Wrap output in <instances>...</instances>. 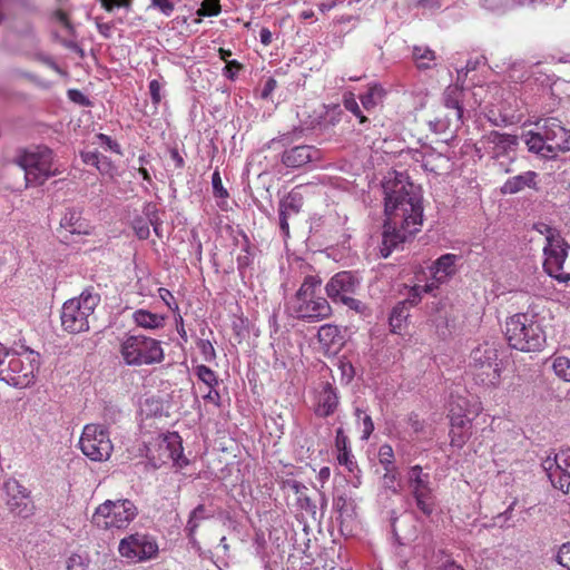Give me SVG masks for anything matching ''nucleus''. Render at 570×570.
<instances>
[{
	"label": "nucleus",
	"mask_w": 570,
	"mask_h": 570,
	"mask_svg": "<svg viewBox=\"0 0 570 570\" xmlns=\"http://www.w3.org/2000/svg\"><path fill=\"white\" fill-rule=\"evenodd\" d=\"M385 194V223L381 254L389 257L393 249L417 233L423 224V206L420 187L396 171L390 173L383 183Z\"/></svg>",
	"instance_id": "1"
},
{
	"label": "nucleus",
	"mask_w": 570,
	"mask_h": 570,
	"mask_svg": "<svg viewBox=\"0 0 570 570\" xmlns=\"http://www.w3.org/2000/svg\"><path fill=\"white\" fill-rule=\"evenodd\" d=\"M322 281L318 276L308 275L304 278L294 297L287 304L292 316L308 323H316L332 315L327 299L317 295Z\"/></svg>",
	"instance_id": "2"
},
{
	"label": "nucleus",
	"mask_w": 570,
	"mask_h": 570,
	"mask_svg": "<svg viewBox=\"0 0 570 570\" xmlns=\"http://www.w3.org/2000/svg\"><path fill=\"white\" fill-rule=\"evenodd\" d=\"M504 334L509 345L521 352L541 351L547 338L538 315L530 312L510 316Z\"/></svg>",
	"instance_id": "3"
},
{
	"label": "nucleus",
	"mask_w": 570,
	"mask_h": 570,
	"mask_svg": "<svg viewBox=\"0 0 570 570\" xmlns=\"http://www.w3.org/2000/svg\"><path fill=\"white\" fill-rule=\"evenodd\" d=\"M99 303L100 295L94 287H88L78 297L68 299L61 309L62 327L72 334L88 331L90 320L94 318V312Z\"/></svg>",
	"instance_id": "4"
},
{
	"label": "nucleus",
	"mask_w": 570,
	"mask_h": 570,
	"mask_svg": "<svg viewBox=\"0 0 570 570\" xmlns=\"http://www.w3.org/2000/svg\"><path fill=\"white\" fill-rule=\"evenodd\" d=\"M16 164L24 173L26 187L42 185L61 171L53 160V153L46 146H36L22 151Z\"/></svg>",
	"instance_id": "5"
},
{
	"label": "nucleus",
	"mask_w": 570,
	"mask_h": 570,
	"mask_svg": "<svg viewBox=\"0 0 570 570\" xmlns=\"http://www.w3.org/2000/svg\"><path fill=\"white\" fill-rule=\"evenodd\" d=\"M37 370L38 355L32 351H9L0 368V381L17 389H24L33 383Z\"/></svg>",
	"instance_id": "6"
},
{
	"label": "nucleus",
	"mask_w": 570,
	"mask_h": 570,
	"mask_svg": "<svg viewBox=\"0 0 570 570\" xmlns=\"http://www.w3.org/2000/svg\"><path fill=\"white\" fill-rule=\"evenodd\" d=\"M120 355L129 366L158 364L165 357L160 342L145 335L126 337L120 344Z\"/></svg>",
	"instance_id": "7"
},
{
	"label": "nucleus",
	"mask_w": 570,
	"mask_h": 570,
	"mask_svg": "<svg viewBox=\"0 0 570 570\" xmlns=\"http://www.w3.org/2000/svg\"><path fill=\"white\" fill-rule=\"evenodd\" d=\"M518 137L514 135L492 130L482 136L478 142V151L483 150L491 159L495 160L503 173H510L509 165L514 161Z\"/></svg>",
	"instance_id": "8"
},
{
	"label": "nucleus",
	"mask_w": 570,
	"mask_h": 570,
	"mask_svg": "<svg viewBox=\"0 0 570 570\" xmlns=\"http://www.w3.org/2000/svg\"><path fill=\"white\" fill-rule=\"evenodd\" d=\"M137 507L128 499L106 500L92 515V522L104 529H124L137 517Z\"/></svg>",
	"instance_id": "9"
},
{
	"label": "nucleus",
	"mask_w": 570,
	"mask_h": 570,
	"mask_svg": "<svg viewBox=\"0 0 570 570\" xmlns=\"http://www.w3.org/2000/svg\"><path fill=\"white\" fill-rule=\"evenodd\" d=\"M431 475L423 471L421 465H413L407 470L406 484L416 508L425 515L434 511L436 499Z\"/></svg>",
	"instance_id": "10"
},
{
	"label": "nucleus",
	"mask_w": 570,
	"mask_h": 570,
	"mask_svg": "<svg viewBox=\"0 0 570 570\" xmlns=\"http://www.w3.org/2000/svg\"><path fill=\"white\" fill-rule=\"evenodd\" d=\"M81 452L92 461H106L112 453L109 432L99 424H87L79 440Z\"/></svg>",
	"instance_id": "11"
},
{
	"label": "nucleus",
	"mask_w": 570,
	"mask_h": 570,
	"mask_svg": "<svg viewBox=\"0 0 570 570\" xmlns=\"http://www.w3.org/2000/svg\"><path fill=\"white\" fill-rule=\"evenodd\" d=\"M468 402L465 399L459 397L456 402L451 403L450 422H451V443L461 448L470 438L472 429V419L470 414L478 415L480 405H473V410L465 409Z\"/></svg>",
	"instance_id": "12"
},
{
	"label": "nucleus",
	"mask_w": 570,
	"mask_h": 570,
	"mask_svg": "<svg viewBox=\"0 0 570 570\" xmlns=\"http://www.w3.org/2000/svg\"><path fill=\"white\" fill-rule=\"evenodd\" d=\"M463 89L459 86H449L443 92V102L446 110H452V117L435 118L429 122L430 128L438 132H444L449 129L456 130L462 124L463 117Z\"/></svg>",
	"instance_id": "13"
},
{
	"label": "nucleus",
	"mask_w": 570,
	"mask_h": 570,
	"mask_svg": "<svg viewBox=\"0 0 570 570\" xmlns=\"http://www.w3.org/2000/svg\"><path fill=\"white\" fill-rule=\"evenodd\" d=\"M570 245L564 238L557 239L552 244L543 246V268L546 273L557 279L559 283L570 282V272L564 271V262L568 257Z\"/></svg>",
	"instance_id": "14"
},
{
	"label": "nucleus",
	"mask_w": 570,
	"mask_h": 570,
	"mask_svg": "<svg viewBox=\"0 0 570 570\" xmlns=\"http://www.w3.org/2000/svg\"><path fill=\"white\" fill-rule=\"evenodd\" d=\"M118 551L124 558L132 561H144L156 556L158 546L149 535L135 533L119 542Z\"/></svg>",
	"instance_id": "15"
},
{
	"label": "nucleus",
	"mask_w": 570,
	"mask_h": 570,
	"mask_svg": "<svg viewBox=\"0 0 570 570\" xmlns=\"http://www.w3.org/2000/svg\"><path fill=\"white\" fill-rule=\"evenodd\" d=\"M7 499L6 504L11 513L17 517L28 518L33 513V504L30 500V492L16 479H8L3 483Z\"/></svg>",
	"instance_id": "16"
},
{
	"label": "nucleus",
	"mask_w": 570,
	"mask_h": 570,
	"mask_svg": "<svg viewBox=\"0 0 570 570\" xmlns=\"http://www.w3.org/2000/svg\"><path fill=\"white\" fill-rule=\"evenodd\" d=\"M537 126L543 132L548 149L552 150L554 157L559 151L570 150V130L566 129L559 119L547 118L542 125Z\"/></svg>",
	"instance_id": "17"
},
{
	"label": "nucleus",
	"mask_w": 570,
	"mask_h": 570,
	"mask_svg": "<svg viewBox=\"0 0 570 570\" xmlns=\"http://www.w3.org/2000/svg\"><path fill=\"white\" fill-rule=\"evenodd\" d=\"M358 286V278L351 272H340L327 282L325 292L334 303H342L348 296L355 294Z\"/></svg>",
	"instance_id": "18"
},
{
	"label": "nucleus",
	"mask_w": 570,
	"mask_h": 570,
	"mask_svg": "<svg viewBox=\"0 0 570 570\" xmlns=\"http://www.w3.org/2000/svg\"><path fill=\"white\" fill-rule=\"evenodd\" d=\"M459 256L455 254H444L440 256L431 266L432 278L425 284V292L432 293L441 284H444L455 274V264Z\"/></svg>",
	"instance_id": "19"
},
{
	"label": "nucleus",
	"mask_w": 570,
	"mask_h": 570,
	"mask_svg": "<svg viewBox=\"0 0 570 570\" xmlns=\"http://www.w3.org/2000/svg\"><path fill=\"white\" fill-rule=\"evenodd\" d=\"M320 159V150L308 145H299L284 150L282 163L287 168H301Z\"/></svg>",
	"instance_id": "20"
},
{
	"label": "nucleus",
	"mask_w": 570,
	"mask_h": 570,
	"mask_svg": "<svg viewBox=\"0 0 570 570\" xmlns=\"http://www.w3.org/2000/svg\"><path fill=\"white\" fill-rule=\"evenodd\" d=\"M340 529L343 534H351L356 524V503L352 498L338 495L334 499Z\"/></svg>",
	"instance_id": "21"
},
{
	"label": "nucleus",
	"mask_w": 570,
	"mask_h": 570,
	"mask_svg": "<svg viewBox=\"0 0 570 570\" xmlns=\"http://www.w3.org/2000/svg\"><path fill=\"white\" fill-rule=\"evenodd\" d=\"M340 403L337 389L331 383H322L316 394L315 414L320 417L332 415Z\"/></svg>",
	"instance_id": "22"
},
{
	"label": "nucleus",
	"mask_w": 570,
	"mask_h": 570,
	"mask_svg": "<svg viewBox=\"0 0 570 570\" xmlns=\"http://www.w3.org/2000/svg\"><path fill=\"white\" fill-rule=\"evenodd\" d=\"M498 362V351L494 344L485 342L472 350L470 365L480 372Z\"/></svg>",
	"instance_id": "23"
},
{
	"label": "nucleus",
	"mask_w": 570,
	"mask_h": 570,
	"mask_svg": "<svg viewBox=\"0 0 570 570\" xmlns=\"http://www.w3.org/2000/svg\"><path fill=\"white\" fill-rule=\"evenodd\" d=\"M60 227L71 234L89 235L91 233L90 224L82 217L81 212L76 208L66 210L61 217Z\"/></svg>",
	"instance_id": "24"
},
{
	"label": "nucleus",
	"mask_w": 570,
	"mask_h": 570,
	"mask_svg": "<svg viewBox=\"0 0 570 570\" xmlns=\"http://www.w3.org/2000/svg\"><path fill=\"white\" fill-rule=\"evenodd\" d=\"M317 337L320 343L326 347L338 348L344 343V336L342 335L341 328L334 324H324L318 328Z\"/></svg>",
	"instance_id": "25"
},
{
	"label": "nucleus",
	"mask_w": 570,
	"mask_h": 570,
	"mask_svg": "<svg viewBox=\"0 0 570 570\" xmlns=\"http://www.w3.org/2000/svg\"><path fill=\"white\" fill-rule=\"evenodd\" d=\"M524 142L530 153L537 154L543 158H554L552 150L548 149L547 140L541 129H538L537 132L528 131L524 135Z\"/></svg>",
	"instance_id": "26"
},
{
	"label": "nucleus",
	"mask_w": 570,
	"mask_h": 570,
	"mask_svg": "<svg viewBox=\"0 0 570 570\" xmlns=\"http://www.w3.org/2000/svg\"><path fill=\"white\" fill-rule=\"evenodd\" d=\"M535 177L537 173L531 170L513 176L503 184L501 191L503 194H515L525 187H532L535 185Z\"/></svg>",
	"instance_id": "27"
},
{
	"label": "nucleus",
	"mask_w": 570,
	"mask_h": 570,
	"mask_svg": "<svg viewBox=\"0 0 570 570\" xmlns=\"http://www.w3.org/2000/svg\"><path fill=\"white\" fill-rule=\"evenodd\" d=\"M412 57L416 67L421 70L431 69L436 65L435 52L426 46H414Z\"/></svg>",
	"instance_id": "28"
},
{
	"label": "nucleus",
	"mask_w": 570,
	"mask_h": 570,
	"mask_svg": "<svg viewBox=\"0 0 570 570\" xmlns=\"http://www.w3.org/2000/svg\"><path fill=\"white\" fill-rule=\"evenodd\" d=\"M135 323L144 328L156 330L164 326V316L146 309H138L132 315Z\"/></svg>",
	"instance_id": "29"
},
{
	"label": "nucleus",
	"mask_w": 570,
	"mask_h": 570,
	"mask_svg": "<svg viewBox=\"0 0 570 570\" xmlns=\"http://www.w3.org/2000/svg\"><path fill=\"white\" fill-rule=\"evenodd\" d=\"M475 380L484 386L497 389L501 383V367L497 362L485 370L476 372Z\"/></svg>",
	"instance_id": "30"
},
{
	"label": "nucleus",
	"mask_w": 570,
	"mask_h": 570,
	"mask_svg": "<svg viewBox=\"0 0 570 570\" xmlns=\"http://www.w3.org/2000/svg\"><path fill=\"white\" fill-rule=\"evenodd\" d=\"M552 466H556L558 470L568 473V478H570V450L561 451L553 458L548 456L542 462L543 470H551Z\"/></svg>",
	"instance_id": "31"
},
{
	"label": "nucleus",
	"mask_w": 570,
	"mask_h": 570,
	"mask_svg": "<svg viewBox=\"0 0 570 570\" xmlns=\"http://www.w3.org/2000/svg\"><path fill=\"white\" fill-rule=\"evenodd\" d=\"M383 96V88L374 83L368 87L365 94L361 95L360 100L364 109L371 110L377 106Z\"/></svg>",
	"instance_id": "32"
},
{
	"label": "nucleus",
	"mask_w": 570,
	"mask_h": 570,
	"mask_svg": "<svg viewBox=\"0 0 570 570\" xmlns=\"http://www.w3.org/2000/svg\"><path fill=\"white\" fill-rule=\"evenodd\" d=\"M166 449L169 452V458L178 466H184L188 463L187 459L183 455V448L178 435L171 436L168 441H165Z\"/></svg>",
	"instance_id": "33"
},
{
	"label": "nucleus",
	"mask_w": 570,
	"mask_h": 570,
	"mask_svg": "<svg viewBox=\"0 0 570 570\" xmlns=\"http://www.w3.org/2000/svg\"><path fill=\"white\" fill-rule=\"evenodd\" d=\"M208 518L206 509L203 504L197 505L190 513L188 522L186 524L187 535L193 539L200 522Z\"/></svg>",
	"instance_id": "34"
},
{
	"label": "nucleus",
	"mask_w": 570,
	"mask_h": 570,
	"mask_svg": "<svg viewBox=\"0 0 570 570\" xmlns=\"http://www.w3.org/2000/svg\"><path fill=\"white\" fill-rule=\"evenodd\" d=\"M302 205L303 202L301 194L293 191L284 200L281 202L278 212H282L288 216L296 215L299 213Z\"/></svg>",
	"instance_id": "35"
},
{
	"label": "nucleus",
	"mask_w": 570,
	"mask_h": 570,
	"mask_svg": "<svg viewBox=\"0 0 570 570\" xmlns=\"http://www.w3.org/2000/svg\"><path fill=\"white\" fill-rule=\"evenodd\" d=\"M343 116V110L338 105H333L325 108L324 115L321 117L320 126L326 130L337 125Z\"/></svg>",
	"instance_id": "36"
},
{
	"label": "nucleus",
	"mask_w": 570,
	"mask_h": 570,
	"mask_svg": "<svg viewBox=\"0 0 570 570\" xmlns=\"http://www.w3.org/2000/svg\"><path fill=\"white\" fill-rule=\"evenodd\" d=\"M547 472V475L551 482V484L556 488L561 490L563 493H567L569 491L570 487V478H568V473H564L563 471L558 470L556 466H552L551 470H544Z\"/></svg>",
	"instance_id": "37"
},
{
	"label": "nucleus",
	"mask_w": 570,
	"mask_h": 570,
	"mask_svg": "<svg viewBox=\"0 0 570 570\" xmlns=\"http://www.w3.org/2000/svg\"><path fill=\"white\" fill-rule=\"evenodd\" d=\"M354 415L357 424L362 425V440H367L374 431V423L371 415L360 407H355Z\"/></svg>",
	"instance_id": "38"
},
{
	"label": "nucleus",
	"mask_w": 570,
	"mask_h": 570,
	"mask_svg": "<svg viewBox=\"0 0 570 570\" xmlns=\"http://www.w3.org/2000/svg\"><path fill=\"white\" fill-rule=\"evenodd\" d=\"M553 371L557 376L566 382H570V358L566 356H558L553 360Z\"/></svg>",
	"instance_id": "39"
},
{
	"label": "nucleus",
	"mask_w": 570,
	"mask_h": 570,
	"mask_svg": "<svg viewBox=\"0 0 570 570\" xmlns=\"http://www.w3.org/2000/svg\"><path fill=\"white\" fill-rule=\"evenodd\" d=\"M195 373L197 377L206 384L209 389L216 387L218 385L217 375L213 370H210L206 365H198L195 368Z\"/></svg>",
	"instance_id": "40"
},
{
	"label": "nucleus",
	"mask_w": 570,
	"mask_h": 570,
	"mask_svg": "<svg viewBox=\"0 0 570 570\" xmlns=\"http://www.w3.org/2000/svg\"><path fill=\"white\" fill-rule=\"evenodd\" d=\"M379 461L384 466V470L391 472L394 468V451L393 448L385 443L379 449Z\"/></svg>",
	"instance_id": "41"
},
{
	"label": "nucleus",
	"mask_w": 570,
	"mask_h": 570,
	"mask_svg": "<svg viewBox=\"0 0 570 570\" xmlns=\"http://www.w3.org/2000/svg\"><path fill=\"white\" fill-rule=\"evenodd\" d=\"M533 229L544 236L546 244H552V243H554V240H557V239L559 240V239L563 238L557 228L551 227L550 225H548L546 223L534 224Z\"/></svg>",
	"instance_id": "42"
},
{
	"label": "nucleus",
	"mask_w": 570,
	"mask_h": 570,
	"mask_svg": "<svg viewBox=\"0 0 570 570\" xmlns=\"http://www.w3.org/2000/svg\"><path fill=\"white\" fill-rule=\"evenodd\" d=\"M144 214L148 218L149 224L154 227V230L157 235H159V227L161 222L158 217L157 206L153 203H148L144 207Z\"/></svg>",
	"instance_id": "43"
},
{
	"label": "nucleus",
	"mask_w": 570,
	"mask_h": 570,
	"mask_svg": "<svg viewBox=\"0 0 570 570\" xmlns=\"http://www.w3.org/2000/svg\"><path fill=\"white\" fill-rule=\"evenodd\" d=\"M95 139H96L95 144L99 145L104 149L110 150L118 155H121V149H120L119 144L117 141H115L114 139H111L109 136H107L105 134H98V135H96Z\"/></svg>",
	"instance_id": "44"
},
{
	"label": "nucleus",
	"mask_w": 570,
	"mask_h": 570,
	"mask_svg": "<svg viewBox=\"0 0 570 570\" xmlns=\"http://www.w3.org/2000/svg\"><path fill=\"white\" fill-rule=\"evenodd\" d=\"M89 564V559L85 556L73 553L67 560L66 570H86Z\"/></svg>",
	"instance_id": "45"
},
{
	"label": "nucleus",
	"mask_w": 570,
	"mask_h": 570,
	"mask_svg": "<svg viewBox=\"0 0 570 570\" xmlns=\"http://www.w3.org/2000/svg\"><path fill=\"white\" fill-rule=\"evenodd\" d=\"M220 12V4L218 0H204L200 9H198V16L213 17Z\"/></svg>",
	"instance_id": "46"
},
{
	"label": "nucleus",
	"mask_w": 570,
	"mask_h": 570,
	"mask_svg": "<svg viewBox=\"0 0 570 570\" xmlns=\"http://www.w3.org/2000/svg\"><path fill=\"white\" fill-rule=\"evenodd\" d=\"M337 461L341 465H344L348 472L351 473H354L355 472H360L358 468H357V463L356 461L354 460V455L352 454V451H345V452H340L337 454Z\"/></svg>",
	"instance_id": "47"
},
{
	"label": "nucleus",
	"mask_w": 570,
	"mask_h": 570,
	"mask_svg": "<svg viewBox=\"0 0 570 570\" xmlns=\"http://www.w3.org/2000/svg\"><path fill=\"white\" fill-rule=\"evenodd\" d=\"M213 194L216 198L226 199L228 197L227 189L223 186L222 177L218 170L212 175Z\"/></svg>",
	"instance_id": "48"
},
{
	"label": "nucleus",
	"mask_w": 570,
	"mask_h": 570,
	"mask_svg": "<svg viewBox=\"0 0 570 570\" xmlns=\"http://www.w3.org/2000/svg\"><path fill=\"white\" fill-rule=\"evenodd\" d=\"M510 0H481V6L492 12H503L511 9Z\"/></svg>",
	"instance_id": "49"
},
{
	"label": "nucleus",
	"mask_w": 570,
	"mask_h": 570,
	"mask_svg": "<svg viewBox=\"0 0 570 570\" xmlns=\"http://www.w3.org/2000/svg\"><path fill=\"white\" fill-rule=\"evenodd\" d=\"M344 107L355 115L360 119V122L364 124L367 121V118L362 115L360 106L353 94H350L344 98Z\"/></svg>",
	"instance_id": "50"
},
{
	"label": "nucleus",
	"mask_w": 570,
	"mask_h": 570,
	"mask_svg": "<svg viewBox=\"0 0 570 570\" xmlns=\"http://www.w3.org/2000/svg\"><path fill=\"white\" fill-rule=\"evenodd\" d=\"M407 303L404 301V302H401L397 306H395L393 308L391 317H390V323L394 328L400 327L401 322L403 321V318L406 317V315H407V314H405V305Z\"/></svg>",
	"instance_id": "51"
},
{
	"label": "nucleus",
	"mask_w": 570,
	"mask_h": 570,
	"mask_svg": "<svg viewBox=\"0 0 570 570\" xmlns=\"http://www.w3.org/2000/svg\"><path fill=\"white\" fill-rule=\"evenodd\" d=\"M81 158L85 164L95 166L100 173L106 171V168L100 165V154L98 151H83Z\"/></svg>",
	"instance_id": "52"
},
{
	"label": "nucleus",
	"mask_w": 570,
	"mask_h": 570,
	"mask_svg": "<svg viewBox=\"0 0 570 570\" xmlns=\"http://www.w3.org/2000/svg\"><path fill=\"white\" fill-rule=\"evenodd\" d=\"M335 449L337 450V452H345V451H350L351 448H350V441H348V438L347 435L344 433V430L343 428H338L336 430V435H335Z\"/></svg>",
	"instance_id": "53"
},
{
	"label": "nucleus",
	"mask_w": 570,
	"mask_h": 570,
	"mask_svg": "<svg viewBox=\"0 0 570 570\" xmlns=\"http://www.w3.org/2000/svg\"><path fill=\"white\" fill-rule=\"evenodd\" d=\"M101 3V7L108 11L112 12L115 8H125L127 10L131 7L132 0H99Z\"/></svg>",
	"instance_id": "54"
},
{
	"label": "nucleus",
	"mask_w": 570,
	"mask_h": 570,
	"mask_svg": "<svg viewBox=\"0 0 570 570\" xmlns=\"http://www.w3.org/2000/svg\"><path fill=\"white\" fill-rule=\"evenodd\" d=\"M149 8L158 9L166 17L171 16L175 10V6L169 0H151Z\"/></svg>",
	"instance_id": "55"
},
{
	"label": "nucleus",
	"mask_w": 570,
	"mask_h": 570,
	"mask_svg": "<svg viewBox=\"0 0 570 570\" xmlns=\"http://www.w3.org/2000/svg\"><path fill=\"white\" fill-rule=\"evenodd\" d=\"M557 561L562 567L570 570V542L563 543L557 554Z\"/></svg>",
	"instance_id": "56"
},
{
	"label": "nucleus",
	"mask_w": 570,
	"mask_h": 570,
	"mask_svg": "<svg viewBox=\"0 0 570 570\" xmlns=\"http://www.w3.org/2000/svg\"><path fill=\"white\" fill-rule=\"evenodd\" d=\"M341 304H344L350 309L355 311L358 314H365L367 307L360 299L354 298L352 295L344 299Z\"/></svg>",
	"instance_id": "57"
},
{
	"label": "nucleus",
	"mask_w": 570,
	"mask_h": 570,
	"mask_svg": "<svg viewBox=\"0 0 570 570\" xmlns=\"http://www.w3.org/2000/svg\"><path fill=\"white\" fill-rule=\"evenodd\" d=\"M424 288H425V285H423V286H421V285L413 286L410 289L409 296L405 299V302L409 303L412 306H414L417 303H420L422 293H426Z\"/></svg>",
	"instance_id": "58"
},
{
	"label": "nucleus",
	"mask_w": 570,
	"mask_h": 570,
	"mask_svg": "<svg viewBox=\"0 0 570 570\" xmlns=\"http://www.w3.org/2000/svg\"><path fill=\"white\" fill-rule=\"evenodd\" d=\"M407 425L413 433L419 434L424 430V422L420 420L417 414L411 413L406 420Z\"/></svg>",
	"instance_id": "59"
},
{
	"label": "nucleus",
	"mask_w": 570,
	"mask_h": 570,
	"mask_svg": "<svg viewBox=\"0 0 570 570\" xmlns=\"http://www.w3.org/2000/svg\"><path fill=\"white\" fill-rule=\"evenodd\" d=\"M161 83L154 79L149 82V94H150V97H151V101L155 104V105H158L160 101H161Z\"/></svg>",
	"instance_id": "60"
},
{
	"label": "nucleus",
	"mask_w": 570,
	"mask_h": 570,
	"mask_svg": "<svg viewBox=\"0 0 570 570\" xmlns=\"http://www.w3.org/2000/svg\"><path fill=\"white\" fill-rule=\"evenodd\" d=\"M409 2L423 10H435L440 8V0H409Z\"/></svg>",
	"instance_id": "61"
},
{
	"label": "nucleus",
	"mask_w": 570,
	"mask_h": 570,
	"mask_svg": "<svg viewBox=\"0 0 570 570\" xmlns=\"http://www.w3.org/2000/svg\"><path fill=\"white\" fill-rule=\"evenodd\" d=\"M205 361H213L216 357L215 348L209 341H202L199 344Z\"/></svg>",
	"instance_id": "62"
},
{
	"label": "nucleus",
	"mask_w": 570,
	"mask_h": 570,
	"mask_svg": "<svg viewBox=\"0 0 570 570\" xmlns=\"http://www.w3.org/2000/svg\"><path fill=\"white\" fill-rule=\"evenodd\" d=\"M134 229L138 238L146 239L149 237V226L145 224L141 219L135 222Z\"/></svg>",
	"instance_id": "63"
},
{
	"label": "nucleus",
	"mask_w": 570,
	"mask_h": 570,
	"mask_svg": "<svg viewBox=\"0 0 570 570\" xmlns=\"http://www.w3.org/2000/svg\"><path fill=\"white\" fill-rule=\"evenodd\" d=\"M252 263V257H250V254L247 249V247H245L243 249V253L238 255L237 257V267H238V271L239 272H243L246 267H248Z\"/></svg>",
	"instance_id": "64"
}]
</instances>
